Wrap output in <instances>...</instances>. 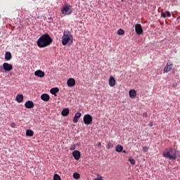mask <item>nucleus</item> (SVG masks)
Masks as SVG:
<instances>
[{"mask_svg": "<svg viewBox=\"0 0 180 180\" xmlns=\"http://www.w3.org/2000/svg\"><path fill=\"white\" fill-rule=\"evenodd\" d=\"M148 147H147V146H144L143 148V153H147V151H148Z\"/></svg>", "mask_w": 180, "mask_h": 180, "instance_id": "28", "label": "nucleus"}, {"mask_svg": "<svg viewBox=\"0 0 180 180\" xmlns=\"http://www.w3.org/2000/svg\"><path fill=\"white\" fill-rule=\"evenodd\" d=\"M12 58V53H11V52H6V54H5V60L6 61H9L11 60V59Z\"/></svg>", "mask_w": 180, "mask_h": 180, "instance_id": "19", "label": "nucleus"}, {"mask_svg": "<svg viewBox=\"0 0 180 180\" xmlns=\"http://www.w3.org/2000/svg\"><path fill=\"white\" fill-rule=\"evenodd\" d=\"M60 91V89H58V88L56 87V88H52L50 90V93L52 95H54L55 96H57V93Z\"/></svg>", "mask_w": 180, "mask_h": 180, "instance_id": "18", "label": "nucleus"}, {"mask_svg": "<svg viewBox=\"0 0 180 180\" xmlns=\"http://www.w3.org/2000/svg\"><path fill=\"white\" fill-rule=\"evenodd\" d=\"M163 155L165 158H169V160H176V150L173 148L165 150L163 153Z\"/></svg>", "mask_w": 180, "mask_h": 180, "instance_id": "2", "label": "nucleus"}, {"mask_svg": "<svg viewBox=\"0 0 180 180\" xmlns=\"http://www.w3.org/2000/svg\"><path fill=\"white\" fill-rule=\"evenodd\" d=\"M172 62H168L164 69V72H169L172 70Z\"/></svg>", "mask_w": 180, "mask_h": 180, "instance_id": "10", "label": "nucleus"}, {"mask_svg": "<svg viewBox=\"0 0 180 180\" xmlns=\"http://www.w3.org/2000/svg\"><path fill=\"white\" fill-rule=\"evenodd\" d=\"M129 161L131 165H136V160H134V159L131 158V157L129 158Z\"/></svg>", "mask_w": 180, "mask_h": 180, "instance_id": "24", "label": "nucleus"}, {"mask_svg": "<svg viewBox=\"0 0 180 180\" xmlns=\"http://www.w3.org/2000/svg\"><path fill=\"white\" fill-rule=\"evenodd\" d=\"M166 15L168 18H171V13L169 11H167Z\"/></svg>", "mask_w": 180, "mask_h": 180, "instance_id": "31", "label": "nucleus"}, {"mask_svg": "<svg viewBox=\"0 0 180 180\" xmlns=\"http://www.w3.org/2000/svg\"><path fill=\"white\" fill-rule=\"evenodd\" d=\"M115 151H117V153H122V151H123V146L122 145H117L115 147Z\"/></svg>", "mask_w": 180, "mask_h": 180, "instance_id": "21", "label": "nucleus"}, {"mask_svg": "<svg viewBox=\"0 0 180 180\" xmlns=\"http://www.w3.org/2000/svg\"><path fill=\"white\" fill-rule=\"evenodd\" d=\"M113 147V144H112L110 142H109L108 143H107L106 145V148L108 150L110 149V148H112Z\"/></svg>", "mask_w": 180, "mask_h": 180, "instance_id": "26", "label": "nucleus"}, {"mask_svg": "<svg viewBox=\"0 0 180 180\" xmlns=\"http://www.w3.org/2000/svg\"><path fill=\"white\" fill-rule=\"evenodd\" d=\"M53 180H61V177H60V175L56 174L53 176Z\"/></svg>", "mask_w": 180, "mask_h": 180, "instance_id": "25", "label": "nucleus"}, {"mask_svg": "<svg viewBox=\"0 0 180 180\" xmlns=\"http://www.w3.org/2000/svg\"><path fill=\"white\" fill-rule=\"evenodd\" d=\"M122 153H124V154H126V150H122Z\"/></svg>", "mask_w": 180, "mask_h": 180, "instance_id": "36", "label": "nucleus"}, {"mask_svg": "<svg viewBox=\"0 0 180 180\" xmlns=\"http://www.w3.org/2000/svg\"><path fill=\"white\" fill-rule=\"evenodd\" d=\"M34 75L36 77H39V78H43V77H44V72L41 70H37L34 72Z\"/></svg>", "mask_w": 180, "mask_h": 180, "instance_id": "14", "label": "nucleus"}, {"mask_svg": "<svg viewBox=\"0 0 180 180\" xmlns=\"http://www.w3.org/2000/svg\"><path fill=\"white\" fill-rule=\"evenodd\" d=\"M153 122H150V123H149V126H150V127H153Z\"/></svg>", "mask_w": 180, "mask_h": 180, "instance_id": "35", "label": "nucleus"}, {"mask_svg": "<svg viewBox=\"0 0 180 180\" xmlns=\"http://www.w3.org/2000/svg\"><path fill=\"white\" fill-rule=\"evenodd\" d=\"M161 16H162V18H167V13H162Z\"/></svg>", "mask_w": 180, "mask_h": 180, "instance_id": "32", "label": "nucleus"}, {"mask_svg": "<svg viewBox=\"0 0 180 180\" xmlns=\"http://www.w3.org/2000/svg\"><path fill=\"white\" fill-rule=\"evenodd\" d=\"M76 147H77L76 145H72V146H70V149L72 150H75Z\"/></svg>", "mask_w": 180, "mask_h": 180, "instance_id": "29", "label": "nucleus"}, {"mask_svg": "<svg viewBox=\"0 0 180 180\" xmlns=\"http://www.w3.org/2000/svg\"><path fill=\"white\" fill-rule=\"evenodd\" d=\"M25 106L27 109H32V108H34V103H33V101H27L25 103Z\"/></svg>", "mask_w": 180, "mask_h": 180, "instance_id": "11", "label": "nucleus"}, {"mask_svg": "<svg viewBox=\"0 0 180 180\" xmlns=\"http://www.w3.org/2000/svg\"><path fill=\"white\" fill-rule=\"evenodd\" d=\"M62 15H71L72 13V6L65 4L60 10Z\"/></svg>", "mask_w": 180, "mask_h": 180, "instance_id": "3", "label": "nucleus"}, {"mask_svg": "<svg viewBox=\"0 0 180 180\" xmlns=\"http://www.w3.org/2000/svg\"><path fill=\"white\" fill-rule=\"evenodd\" d=\"M15 126H16V124H15V123L11 124V127H15Z\"/></svg>", "mask_w": 180, "mask_h": 180, "instance_id": "34", "label": "nucleus"}, {"mask_svg": "<svg viewBox=\"0 0 180 180\" xmlns=\"http://www.w3.org/2000/svg\"><path fill=\"white\" fill-rule=\"evenodd\" d=\"M129 98H131V99H134V98L137 95V92H136V90L134 89L129 90Z\"/></svg>", "mask_w": 180, "mask_h": 180, "instance_id": "15", "label": "nucleus"}, {"mask_svg": "<svg viewBox=\"0 0 180 180\" xmlns=\"http://www.w3.org/2000/svg\"><path fill=\"white\" fill-rule=\"evenodd\" d=\"M108 83L110 86H115V85H116V79H115V77H113V76L110 77Z\"/></svg>", "mask_w": 180, "mask_h": 180, "instance_id": "12", "label": "nucleus"}, {"mask_svg": "<svg viewBox=\"0 0 180 180\" xmlns=\"http://www.w3.org/2000/svg\"><path fill=\"white\" fill-rule=\"evenodd\" d=\"M142 116H143V117H148V114H147V112H143L142 114Z\"/></svg>", "mask_w": 180, "mask_h": 180, "instance_id": "30", "label": "nucleus"}, {"mask_svg": "<svg viewBox=\"0 0 180 180\" xmlns=\"http://www.w3.org/2000/svg\"><path fill=\"white\" fill-rule=\"evenodd\" d=\"M79 117H81V112H77L73 118V123H78Z\"/></svg>", "mask_w": 180, "mask_h": 180, "instance_id": "17", "label": "nucleus"}, {"mask_svg": "<svg viewBox=\"0 0 180 180\" xmlns=\"http://www.w3.org/2000/svg\"><path fill=\"white\" fill-rule=\"evenodd\" d=\"M117 34H118L119 36H123V34H124V30L122 29L118 30V31L117 32Z\"/></svg>", "mask_w": 180, "mask_h": 180, "instance_id": "23", "label": "nucleus"}, {"mask_svg": "<svg viewBox=\"0 0 180 180\" xmlns=\"http://www.w3.org/2000/svg\"><path fill=\"white\" fill-rule=\"evenodd\" d=\"M53 43V39L49 35V34H42L37 41V44L40 49L47 47Z\"/></svg>", "mask_w": 180, "mask_h": 180, "instance_id": "1", "label": "nucleus"}, {"mask_svg": "<svg viewBox=\"0 0 180 180\" xmlns=\"http://www.w3.org/2000/svg\"><path fill=\"white\" fill-rule=\"evenodd\" d=\"M101 144H102V143H101V142L98 143L96 144V147H101Z\"/></svg>", "mask_w": 180, "mask_h": 180, "instance_id": "33", "label": "nucleus"}, {"mask_svg": "<svg viewBox=\"0 0 180 180\" xmlns=\"http://www.w3.org/2000/svg\"><path fill=\"white\" fill-rule=\"evenodd\" d=\"M73 178L74 179H79V174L78 173H74Z\"/></svg>", "mask_w": 180, "mask_h": 180, "instance_id": "27", "label": "nucleus"}, {"mask_svg": "<svg viewBox=\"0 0 180 180\" xmlns=\"http://www.w3.org/2000/svg\"><path fill=\"white\" fill-rule=\"evenodd\" d=\"M41 99L44 101V102H49V101H50V96L47 94H41Z\"/></svg>", "mask_w": 180, "mask_h": 180, "instance_id": "13", "label": "nucleus"}, {"mask_svg": "<svg viewBox=\"0 0 180 180\" xmlns=\"http://www.w3.org/2000/svg\"><path fill=\"white\" fill-rule=\"evenodd\" d=\"M72 154L76 161H78L81 158V152L79 150H74Z\"/></svg>", "mask_w": 180, "mask_h": 180, "instance_id": "9", "label": "nucleus"}, {"mask_svg": "<svg viewBox=\"0 0 180 180\" xmlns=\"http://www.w3.org/2000/svg\"><path fill=\"white\" fill-rule=\"evenodd\" d=\"M84 124H91L92 123V116L89 114H86L83 117Z\"/></svg>", "mask_w": 180, "mask_h": 180, "instance_id": "6", "label": "nucleus"}, {"mask_svg": "<svg viewBox=\"0 0 180 180\" xmlns=\"http://www.w3.org/2000/svg\"><path fill=\"white\" fill-rule=\"evenodd\" d=\"M67 85L70 88L75 86V79L74 78H69L67 81Z\"/></svg>", "mask_w": 180, "mask_h": 180, "instance_id": "8", "label": "nucleus"}, {"mask_svg": "<svg viewBox=\"0 0 180 180\" xmlns=\"http://www.w3.org/2000/svg\"><path fill=\"white\" fill-rule=\"evenodd\" d=\"M26 136H28L29 137H32L33 131H32V129H27L26 131Z\"/></svg>", "mask_w": 180, "mask_h": 180, "instance_id": "22", "label": "nucleus"}, {"mask_svg": "<svg viewBox=\"0 0 180 180\" xmlns=\"http://www.w3.org/2000/svg\"><path fill=\"white\" fill-rule=\"evenodd\" d=\"M15 101L18 103H22L23 102V94H18L16 96Z\"/></svg>", "mask_w": 180, "mask_h": 180, "instance_id": "16", "label": "nucleus"}, {"mask_svg": "<svg viewBox=\"0 0 180 180\" xmlns=\"http://www.w3.org/2000/svg\"><path fill=\"white\" fill-rule=\"evenodd\" d=\"M134 28H135V33L138 35V36H141V34H143V27H141V24H135L134 25Z\"/></svg>", "mask_w": 180, "mask_h": 180, "instance_id": "5", "label": "nucleus"}, {"mask_svg": "<svg viewBox=\"0 0 180 180\" xmlns=\"http://www.w3.org/2000/svg\"><path fill=\"white\" fill-rule=\"evenodd\" d=\"M69 114H70V110H68V108H65L61 112L62 116H68Z\"/></svg>", "mask_w": 180, "mask_h": 180, "instance_id": "20", "label": "nucleus"}, {"mask_svg": "<svg viewBox=\"0 0 180 180\" xmlns=\"http://www.w3.org/2000/svg\"><path fill=\"white\" fill-rule=\"evenodd\" d=\"M72 39V35L68 32H65L62 37V44L63 46H67Z\"/></svg>", "mask_w": 180, "mask_h": 180, "instance_id": "4", "label": "nucleus"}, {"mask_svg": "<svg viewBox=\"0 0 180 180\" xmlns=\"http://www.w3.org/2000/svg\"><path fill=\"white\" fill-rule=\"evenodd\" d=\"M3 68L6 72H9V71H12L13 66L8 63H4L3 64Z\"/></svg>", "mask_w": 180, "mask_h": 180, "instance_id": "7", "label": "nucleus"}]
</instances>
